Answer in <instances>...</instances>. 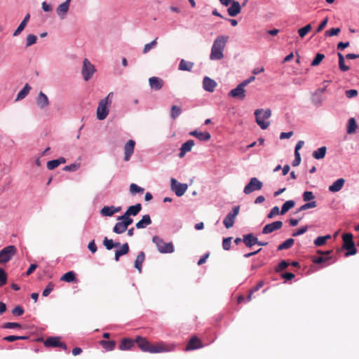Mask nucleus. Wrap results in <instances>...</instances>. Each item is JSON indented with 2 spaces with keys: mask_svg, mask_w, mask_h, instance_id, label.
<instances>
[{
  "mask_svg": "<svg viewBox=\"0 0 359 359\" xmlns=\"http://www.w3.org/2000/svg\"><path fill=\"white\" fill-rule=\"evenodd\" d=\"M135 342L141 351L150 353L170 352L175 348V346L172 344H169L163 341L151 344L145 337L140 336L136 337Z\"/></svg>",
  "mask_w": 359,
  "mask_h": 359,
  "instance_id": "f257e3e1",
  "label": "nucleus"
},
{
  "mask_svg": "<svg viewBox=\"0 0 359 359\" xmlns=\"http://www.w3.org/2000/svg\"><path fill=\"white\" fill-rule=\"evenodd\" d=\"M229 37L225 35L218 36L213 41L210 59L211 60H220L224 58V50Z\"/></svg>",
  "mask_w": 359,
  "mask_h": 359,
  "instance_id": "f03ea898",
  "label": "nucleus"
},
{
  "mask_svg": "<svg viewBox=\"0 0 359 359\" xmlns=\"http://www.w3.org/2000/svg\"><path fill=\"white\" fill-rule=\"evenodd\" d=\"M255 116L256 123L262 129L265 130L269 126L270 122L269 121H265V119H268L271 116V109H257L255 111Z\"/></svg>",
  "mask_w": 359,
  "mask_h": 359,
  "instance_id": "7ed1b4c3",
  "label": "nucleus"
},
{
  "mask_svg": "<svg viewBox=\"0 0 359 359\" xmlns=\"http://www.w3.org/2000/svg\"><path fill=\"white\" fill-rule=\"evenodd\" d=\"M343 245L341 249H338L337 251L340 252L342 249H345L347 252L345 253L346 257L354 255L357 252V250L355 247V243L353 241V235L350 233H344L342 235Z\"/></svg>",
  "mask_w": 359,
  "mask_h": 359,
  "instance_id": "20e7f679",
  "label": "nucleus"
},
{
  "mask_svg": "<svg viewBox=\"0 0 359 359\" xmlns=\"http://www.w3.org/2000/svg\"><path fill=\"white\" fill-rule=\"evenodd\" d=\"M113 96V93H109L108 95L99 102L97 109V118L102 121L106 118L109 114L107 106L111 104L110 97Z\"/></svg>",
  "mask_w": 359,
  "mask_h": 359,
  "instance_id": "39448f33",
  "label": "nucleus"
},
{
  "mask_svg": "<svg viewBox=\"0 0 359 359\" xmlns=\"http://www.w3.org/2000/svg\"><path fill=\"white\" fill-rule=\"evenodd\" d=\"M152 242L156 245L158 251L160 253H172L174 251V247L172 242L165 243L163 239L158 236H153Z\"/></svg>",
  "mask_w": 359,
  "mask_h": 359,
  "instance_id": "423d86ee",
  "label": "nucleus"
},
{
  "mask_svg": "<svg viewBox=\"0 0 359 359\" xmlns=\"http://www.w3.org/2000/svg\"><path fill=\"white\" fill-rule=\"evenodd\" d=\"M17 249L14 245H8L0 251V264H5L10 261L15 255Z\"/></svg>",
  "mask_w": 359,
  "mask_h": 359,
  "instance_id": "0eeeda50",
  "label": "nucleus"
},
{
  "mask_svg": "<svg viewBox=\"0 0 359 359\" xmlns=\"http://www.w3.org/2000/svg\"><path fill=\"white\" fill-rule=\"evenodd\" d=\"M95 72L96 69L95 66L91 64L87 58H85L83 61V67L81 71L83 79L86 81H88Z\"/></svg>",
  "mask_w": 359,
  "mask_h": 359,
  "instance_id": "6e6552de",
  "label": "nucleus"
},
{
  "mask_svg": "<svg viewBox=\"0 0 359 359\" xmlns=\"http://www.w3.org/2000/svg\"><path fill=\"white\" fill-rule=\"evenodd\" d=\"M262 187L263 183L257 177H252L244 187L243 192L248 195L253 191L262 189Z\"/></svg>",
  "mask_w": 359,
  "mask_h": 359,
  "instance_id": "1a4fd4ad",
  "label": "nucleus"
},
{
  "mask_svg": "<svg viewBox=\"0 0 359 359\" xmlns=\"http://www.w3.org/2000/svg\"><path fill=\"white\" fill-rule=\"evenodd\" d=\"M240 210V207L235 206L232 211L228 213V215L224 219L223 223L226 229H230L233 226L235 219L236 216L238 215Z\"/></svg>",
  "mask_w": 359,
  "mask_h": 359,
  "instance_id": "9d476101",
  "label": "nucleus"
},
{
  "mask_svg": "<svg viewBox=\"0 0 359 359\" xmlns=\"http://www.w3.org/2000/svg\"><path fill=\"white\" fill-rule=\"evenodd\" d=\"M187 184L179 183L175 179L171 178L170 188L172 191L175 193L177 196H182L184 194L187 189Z\"/></svg>",
  "mask_w": 359,
  "mask_h": 359,
  "instance_id": "9b49d317",
  "label": "nucleus"
},
{
  "mask_svg": "<svg viewBox=\"0 0 359 359\" xmlns=\"http://www.w3.org/2000/svg\"><path fill=\"white\" fill-rule=\"evenodd\" d=\"M44 345L46 347H60L64 350L67 348V345L60 341L58 337H50L44 341Z\"/></svg>",
  "mask_w": 359,
  "mask_h": 359,
  "instance_id": "f8f14e48",
  "label": "nucleus"
},
{
  "mask_svg": "<svg viewBox=\"0 0 359 359\" xmlns=\"http://www.w3.org/2000/svg\"><path fill=\"white\" fill-rule=\"evenodd\" d=\"M229 96L237 98L240 100H243L245 99L246 96V90H245V86L241 83L237 86V87L234 89H232L229 93Z\"/></svg>",
  "mask_w": 359,
  "mask_h": 359,
  "instance_id": "ddd939ff",
  "label": "nucleus"
},
{
  "mask_svg": "<svg viewBox=\"0 0 359 359\" xmlns=\"http://www.w3.org/2000/svg\"><path fill=\"white\" fill-rule=\"evenodd\" d=\"M203 347V344L200 339H198L196 336H193L189 341H188L185 351H189L198 348H201Z\"/></svg>",
  "mask_w": 359,
  "mask_h": 359,
  "instance_id": "4468645a",
  "label": "nucleus"
},
{
  "mask_svg": "<svg viewBox=\"0 0 359 359\" xmlns=\"http://www.w3.org/2000/svg\"><path fill=\"white\" fill-rule=\"evenodd\" d=\"M135 142L130 140L124 146V161H128L130 159L132 154L134 152Z\"/></svg>",
  "mask_w": 359,
  "mask_h": 359,
  "instance_id": "2eb2a0df",
  "label": "nucleus"
},
{
  "mask_svg": "<svg viewBox=\"0 0 359 359\" xmlns=\"http://www.w3.org/2000/svg\"><path fill=\"white\" fill-rule=\"evenodd\" d=\"M283 226L281 221H276L271 224H266L262 229V233L268 234L273 232L274 231L280 229Z\"/></svg>",
  "mask_w": 359,
  "mask_h": 359,
  "instance_id": "dca6fc26",
  "label": "nucleus"
},
{
  "mask_svg": "<svg viewBox=\"0 0 359 359\" xmlns=\"http://www.w3.org/2000/svg\"><path fill=\"white\" fill-rule=\"evenodd\" d=\"M149 84L151 89L159 90L164 86V81L159 77L152 76L149 79Z\"/></svg>",
  "mask_w": 359,
  "mask_h": 359,
  "instance_id": "f3484780",
  "label": "nucleus"
},
{
  "mask_svg": "<svg viewBox=\"0 0 359 359\" xmlns=\"http://www.w3.org/2000/svg\"><path fill=\"white\" fill-rule=\"evenodd\" d=\"M71 0H66L64 3L59 5L56 12L61 19H64L69 11Z\"/></svg>",
  "mask_w": 359,
  "mask_h": 359,
  "instance_id": "a211bd4d",
  "label": "nucleus"
},
{
  "mask_svg": "<svg viewBox=\"0 0 359 359\" xmlns=\"http://www.w3.org/2000/svg\"><path fill=\"white\" fill-rule=\"evenodd\" d=\"M217 86V83L208 76H205L203 81V87L205 90L212 93Z\"/></svg>",
  "mask_w": 359,
  "mask_h": 359,
  "instance_id": "6ab92c4d",
  "label": "nucleus"
},
{
  "mask_svg": "<svg viewBox=\"0 0 359 359\" xmlns=\"http://www.w3.org/2000/svg\"><path fill=\"white\" fill-rule=\"evenodd\" d=\"M121 210V207H120V206H118V207H114L113 205L104 206L101 209L100 213L102 216L111 217L114 213L118 212Z\"/></svg>",
  "mask_w": 359,
  "mask_h": 359,
  "instance_id": "aec40b11",
  "label": "nucleus"
},
{
  "mask_svg": "<svg viewBox=\"0 0 359 359\" xmlns=\"http://www.w3.org/2000/svg\"><path fill=\"white\" fill-rule=\"evenodd\" d=\"M194 141L193 140H189L188 141H187L186 142H184V144H182L181 148H180V154H179V157L180 158H182L184 156V155L190 151L192 149V147L194 146Z\"/></svg>",
  "mask_w": 359,
  "mask_h": 359,
  "instance_id": "412c9836",
  "label": "nucleus"
},
{
  "mask_svg": "<svg viewBox=\"0 0 359 359\" xmlns=\"http://www.w3.org/2000/svg\"><path fill=\"white\" fill-rule=\"evenodd\" d=\"M241 11V7L239 2L233 0L231 6L227 9L228 14L231 17H234L238 15Z\"/></svg>",
  "mask_w": 359,
  "mask_h": 359,
  "instance_id": "4be33fe9",
  "label": "nucleus"
},
{
  "mask_svg": "<svg viewBox=\"0 0 359 359\" xmlns=\"http://www.w3.org/2000/svg\"><path fill=\"white\" fill-rule=\"evenodd\" d=\"M36 104L41 109H43L49 104L48 97L41 91L39 93L36 97Z\"/></svg>",
  "mask_w": 359,
  "mask_h": 359,
  "instance_id": "5701e85b",
  "label": "nucleus"
},
{
  "mask_svg": "<svg viewBox=\"0 0 359 359\" xmlns=\"http://www.w3.org/2000/svg\"><path fill=\"white\" fill-rule=\"evenodd\" d=\"M243 242L247 247L251 248L258 243V239L252 233H249L243 236Z\"/></svg>",
  "mask_w": 359,
  "mask_h": 359,
  "instance_id": "b1692460",
  "label": "nucleus"
},
{
  "mask_svg": "<svg viewBox=\"0 0 359 359\" xmlns=\"http://www.w3.org/2000/svg\"><path fill=\"white\" fill-rule=\"evenodd\" d=\"M189 135L196 137L201 141H208L211 137V135L208 132H199L197 130H194L190 132Z\"/></svg>",
  "mask_w": 359,
  "mask_h": 359,
  "instance_id": "393cba45",
  "label": "nucleus"
},
{
  "mask_svg": "<svg viewBox=\"0 0 359 359\" xmlns=\"http://www.w3.org/2000/svg\"><path fill=\"white\" fill-rule=\"evenodd\" d=\"M135 343H136L135 340L124 338L121 340L119 344V349L122 351L129 350L134 346Z\"/></svg>",
  "mask_w": 359,
  "mask_h": 359,
  "instance_id": "a878e982",
  "label": "nucleus"
},
{
  "mask_svg": "<svg viewBox=\"0 0 359 359\" xmlns=\"http://www.w3.org/2000/svg\"><path fill=\"white\" fill-rule=\"evenodd\" d=\"M345 183V180L343 178H339L332 185L329 187V191L331 192H337L339 191L344 184Z\"/></svg>",
  "mask_w": 359,
  "mask_h": 359,
  "instance_id": "bb28decb",
  "label": "nucleus"
},
{
  "mask_svg": "<svg viewBox=\"0 0 359 359\" xmlns=\"http://www.w3.org/2000/svg\"><path fill=\"white\" fill-rule=\"evenodd\" d=\"M30 18V15L29 13H27L25 18L23 19V20L20 22V24L19 25L18 27L15 29V31L13 32V36H18L25 29V27H26L29 20Z\"/></svg>",
  "mask_w": 359,
  "mask_h": 359,
  "instance_id": "cd10ccee",
  "label": "nucleus"
},
{
  "mask_svg": "<svg viewBox=\"0 0 359 359\" xmlns=\"http://www.w3.org/2000/svg\"><path fill=\"white\" fill-rule=\"evenodd\" d=\"M151 224V219L149 215H145L142 217V219L136 223V228L137 229H144L147 226Z\"/></svg>",
  "mask_w": 359,
  "mask_h": 359,
  "instance_id": "c85d7f7f",
  "label": "nucleus"
},
{
  "mask_svg": "<svg viewBox=\"0 0 359 359\" xmlns=\"http://www.w3.org/2000/svg\"><path fill=\"white\" fill-rule=\"evenodd\" d=\"M141 210L142 205L140 203H137L135 205L130 206L125 212V214L129 216H135L140 212Z\"/></svg>",
  "mask_w": 359,
  "mask_h": 359,
  "instance_id": "c756f323",
  "label": "nucleus"
},
{
  "mask_svg": "<svg viewBox=\"0 0 359 359\" xmlns=\"http://www.w3.org/2000/svg\"><path fill=\"white\" fill-rule=\"evenodd\" d=\"M129 252V246L128 243H124L121 245V249L116 250L115 252V260L118 262L119 257L122 255H126Z\"/></svg>",
  "mask_w": 359,
  "mask_h": 359,
  "instance_id": "7c9ffc66",
  "label": "nucleus"
},
{
  "mask_svg": "<svg viewBox=\"0 0 359 359\" xmlns=\"http://www.w3.org/2000/svg\"><path fill=\"white\" fill-rule=\"evenodd\" d=\"M145 259V254L144 252H140L135 261V267L139 271L140 273L142 271V263L144 262Z\"/></svg>",
  "mask_w": 359,
  "mask_h": 359,
  "instance_id": "2f4dec72",
  "label": "nucleus"
},
{
  "mask_svg": "<svg viewBox=\"0 0 359 359\" xmlns=\"http://www.w3.org/2000/svg\"><path fill=\"white\" fill-rule=\"evenodd\" d=\"M118 221L119 222L116 223L115 226H114L113 231L117 234H121L125 232L128 227L122 220Z\"/></svg>",
  "mask_w": 359,
  "mask_h": 359,
  "instance_id": "473e14b6",
  "label": "nucleus"
},
{
  "mask_svg": "<svg viewBox=\"0 0 359 359\" xmlns=\"http://www.w3.org/2000/svg\"><path fill=\"white\" fill-rule=\"evenodd\" d=\"M194 67V63L191 62L186 61L185 60H181L179 65V69L181 71H191Z\"/></svg>",
  "mask_w": 359,
  "mask_h": 359,
  "instance_id": "72a5a7b5",
  "label": "nucleus"
},
{
  "mask_svg": "<svg viewBox=\"0 0 359 359\" xmlns=\"http://www.w3.org/2000/svg\"><path fill=\"white\" fill-rule=\"evenodd\" d=\"M357 128L358 125L356 123L355 119L354 118H350L347 125V133L353 134L355 133Z\"/></svg>",
  "mask_w": 359,
  "mask_h": 359,
  "instance_id": "f704fd0d",
  "label": "nucleus"
},
{
  "mask_svg": "<svg viewBox=\"0 0 359 359\" xmlns=\"http://www.w3.org/2000/svg\"><path fill=\"white\" fill-rule=\"evenodd\" d=\"M60 280L67 283H72L76 280V274L74 271H71L65 273L61 278Z\"/></svg>",
  "mask_w": 359,
  "mask_h": 359,
  "instance_id": "c9c22d12",
  "label": "nucleus"
},
{
  "mask_svg": "<svg viewBox=\"0 0 359 359\" xmlns=\"http://www.w3.org/2000/svg\"><path fill=\"white\" fill-rule=\"evenodd\" d=\"M327 151L326 147H321L317 150L314 151L312 154V156L316 159H322L325 157Z\"/></svg>",
  "mask_w": 359,
  "mask_h": 359,
  "instance_id": "e433bc0d",
  "label": "nucleus"
},
{
  "mask_svg": "<svg viewBox=\"0 0 359 359\" xmlns=\"http://www.w3.org/2000/svg\"><path fill=\"white\" fill-rule=\"evenodd\" d=\"M30 90V86L28 83H26L24 88L18 93L15 100L18 101L24 99L28 95Z\"/></svg>",
  "mask_w": 359,
  "mask_h": 359,
  "instance_id": "4c0bfd02",
  "label": "nucleus"
},
{
  "mask_svg": "<svg viewBox=\"0 0 359 359\" xmlns=\"http://www.w3.org/2000/svg\"><path fill=\"white\" fill-rule=\"evenodd\" d=\"M330 238V235H326L325 236H318L314 240L313 243L316 246L320 247L324 245L326 243L327 241Z\"/></svg>",
  "mask_w": 359,
  "mask_h": 359,
  "instance_id": "58836bf2",
  "label": "nucleus"
},
{
  "mask_svg": "<svg viewBox=\"0 0 359 359\" xmlns=\"http://www.w3.org/2000/svg\"><path fill=\"white\" fill-rule=\"evenodd\" d=\"M294 243L293 238H288L278 246V250H283L290 248Z\"/></svg>",
  "mask_w": 359,
  "mask_h": 359,
  "instance_id": "ea45409f",
  "label": "nucleus"
},
{
  "mask_svg": "<svg viewBox=\"0 0 359 359\" xmlns=\"http://www.w3.org/2000/svg\"><path fill=\"white\" fill-rule=\"evenodd\" d=\"M100 344L106 351H112L115 348L116 342L115 341L102 340Z\"/></svg>",
  "mask_w": 359,
  "mask_h": 359,
  "instance_id": "a19ab883",
  "label": "nucleus"
},
{
  "mask_svg": "<svg viewBox=\"0 0 359 359\" xmlns=\"http://www.w3.org/2000/svg\"><path fill=\"white\" fill-rule=\"evenodd\" d=\"M294 204H295L294 201H292V200L287 201L285 203H284L281 208L280 214L281 215L285 214L290 208H292L294 206Z\"/></svg>",
  "mask_w": 359,
  "mask_h": 359,
  "instance_id": "79ce46f5",
  "label": "nucleus"
},
{
  "mask_svg": "<svg viewBox=\"0 0 359 359\" xmlns=\"http://www.w3.org/2000/svg\"><path fill=\"white\" fill-rule=\"evenodd\" d=\"M129 190L132 195H135L136 194H142L144 191V189L143 188L139 187L138 185H137L135 183H132L130 185Z\"/></svg>",
  "mask_w": 359,
  "mask_h": 359,
  "instance_id": "37998d69",
  "label": "nucleus"
},
{
  "mask_svg": "<svg viewBox=\"0 0 359 359\" xmlns=\"http://www.w3.org/2000/svg\"><path fill=\"white\" fill-rule=\"evenodd\" d=\"M182 112V109L180 107L173 105L170 109V116L172 119H175Z\"/></svg>",
  "mask_w": 359,
  "mask_h": 359,
  "instance_id": "c03bdc74",
  "label": "nucleus"
},
{
  "mask_svg": "<svg viewBox=\"0 0 359 359\" xmlns=\"http://www.w3.org/2000/svg\"><path fill=\"white\" fill-rule=\"evenodd\" d=\"M325 58V55L323 53H317L314 59L311 63L312 67L318 66L320 64L323 60Z\"/></svg>",
  "mask_w": 359,
  "mask_h": 359,
  "instance_id": "a18cd8bd",
  "label": "nucleus"
},
{
  "mask_svg": "<svg viewBox=\"0 0 359 359\" xmlns=\"http://www.w3.org/2000/svg\"><path fill=\"white\" fill-rule=\"evenodd\" d=\"M158 37H156L154 40H153L151 42L147 43L144 45V47L143 48L142 53L143 54L147 53L151 48L156 47L157 44V40Z\"/></svg>",
  "mask_w": 359,
  "mask_h": 359,
  "instance_id": "49530a36",
  "label": "nucleus"
},
{
  "mask_svg": "<svg viewBox=\"0 0 359 359\" xmlns=\"http://www.w3.org/2000/svg\"><path fill=\"white\" fill-rule=\"evenodd\" d=\"M117 220H122L127 227L133 222V219L130 218V216L127 215L125 213L123 215L118 217Z\"/></svg>",
  "mask_w": 359,
  "mask_h": 359,
  "instance_id": "de8ad7c7",
  "label": "nucleus"
},
{
  "mask_svg": "<svg viewBox=\"0 0 359 359\" xmlns=\"http://www.w3.org/2000/svg\"><path fill=\"white\" fill-rule=\"evenodd\" d=\"M311 30V25L310 24L300 28L298 30V34L301 38H304Z\"/></svg>",
  "mask_w": 359,
  "mask_h": 359,
  "instance_id": "09e8293b",
  "label": "nucleus"
},
{
  "mask_svg": "<svg viewBox=\"0 0 359 359\" xmlns=\"http://www.w3.org/2000/svg\"><path fill=\"white\" fill-rule=\"evenodd\" d=\"M36 36H35L34 34H29L26 39V46L29 47L30 46L34 45V43H36Z\"/></svg>",
  "mask_w": 359,
  "mask_h": 359,
  "instance_id": "8fccbe9b",
  "label": "nucleus"
},
{
  "mask_svg": "<svg viewBox=\"0 0 359 359\" xmlns=\"http://www.w3.org/2000/svg\"><path fill=\"white\" fill-rule=\"evenodd\" d=\"M232 237H228L223 239L222 248L224 250H229L231 248Z\"/></svg>",
  "mask_w": 359,
  "mask_h": 359,
  "instance_id": "3c124183",
  "label": "nucleus"
},
{
  "mask_svg": "<svg viewBox=\"0 0 359 359\" xmlns=\"http://www.w3.org/2000/svg\"><path fill=\"white\" fill-rule=\"evenodd\" d=\"M316 205H317V204H316V201H311V202L306 203L304 204L303 205H302L299 208V211H303V210H307L309 208H316Z\"/></svg>",
  "mask_w": 359,
  "mask_h": 359,
  "instance_id": "603ef678",
  "label": "nucleus"
},
{
  "mask_svg": "<svg viewBox=\"0 0 359 359\" xmlns=\"http://www.w3.org/2000/svg\"><path fill=\"white\" fill-rule=\"evenodd\" d=\"M7 282V275L3 269H0V287L4 286Z\"/></svg>",
  "mask_w": 359,
  "mask_h": 359,
  "instance_id": "864d4df0",
  "label": "nucleus"
},
{
  "mask_svg": "<svg viewBox=\"0 0 359 359\" xmlns=\"http://www.w3.org/2000/svg\"><path fill=\"white\" fill-rule=\"evenodd\" d=\"M341 32V29L340 28H332L329 30H327L325 32V34L327 36H329V37H331V36H337L339 32Z\"/></svg>",
  "mask_w": 359,
  "mask_h": 359,
  "instance_id": "5fc2aeb1",
  "label": "nucleus"
},
{
  "mask_svg": "<svg viewBox=\"0 0 359 359\" xmlns=\"http://www.w3.org/2000/svg\"><path fill=\"white\" fill-rule=\"evenodd\" d=\"M103 245L107 250H111L114 248V241L111 239H109L107 237L104 238Z\"/></svg>",
  "mask_w": 359,
  "mask_h": 359,
  "instance_id": "6e6d98bb",
  "label": "nucleus"
},
{
  "mask_svg": "<svg viewBox=\"0 0 359 359\" xmlns=\"http://www.w3.org/2000/svg\"><path fill=\"white\" fill-rule=\"evenodd\" d=\"M3 327L6 329L22 328V325L18 323H6Z\"/></svg>",
  "mask_w": 359,
  "mask_h": 359,
  "instance_id": "4d7b16f0",
  "label": "nucleus"
},
{
  "mask_svg": "<svg viewBox=\"0 0 359 359\" xmlns=\"http://www.w3.org/2000/svg\"><path fill=\"white\" fill-rule=\"evenodd\" d=\"M54 288V284L52 282H50L46 289L43 292V296L47 297L49 294L53 291Z\"/></svg>",
  "mask_w": 359,
  "mask_h": 359,
  "instance_id": "13d9d810",
  "label": "nucleus"
},
{
  "mask_svg": "<svg viewBox=\"0 0 359 359\" xmlns=\"http://www.w3.org/2000/svg\"><path fill=\"white\" fill-rule=\"evenodd\" d=\"M59 166V162L55 160L49 161L47 163V168L48 170H53Z\"/></svg>",
  "mask_w": 359,
  "mask_h": 359,
  "instance_id": "bf43d9fd",
  "label": "nucleus"
},
{
  "mask_svg": "<svg viewBox=\"0 0 359 359\" xmlns=\"http://www.w3.org/2000/svg\"><path fill=\"white\" fill-rule=\"evenodd\" d=\"M12 313L14 315V316H21L24 313V309H22V306H15L13 311H12Z\"/></svg>",
  "mask_w": 359,
  "mask_h": 359,
  "instance_id": "052dcab7",
  "label": "nucleus"
},
{
  "mask_svg": "<svg viewBox=\"0 0 359 359\" xmlns=\"http://www.w3.org/2000/svg\"><path fill=\"white\" fill-rule=\"evenodd\" d=\"M314 198V195L311 191H305L303 194V199L304 201H310Z\"/></svg>",
  "mask_w": 359,
  "mask_h": 359,
  "instance_id": "680f3d73",
  "label": "nucleus"
},
{
  "mask_svg": "<svg viewBox=\"0 0 359 359\" xmlns=\"http://www.w3.org/2000/svg\"><path fill=\"white\" fill-rule=\"evenodd\" d=\"M330 257H324L323 255L319 257H316L313 259V262L316 264H321L324 262H326L327 260L330 259Z\"/></svg>",
  "mask_w": 359,
  "mask_h": 359,
  "instance_id": "e2e57ef3",
  "label": "nucleus"
},
{
  "mask_svg": "<svg viewBox=\"0 0 359 359\" xmlns=\"http://www.w3.org/2000/svg\"><path fill=\"white\" fill-rule=\"evenodd\" d=\"M279 212L280 213L279 208L278 206H275L271 210L270 212L267 215V217L269 219L273 218L275 215L279 214Z\"/></svg>",
  "mask_w": 359,
  "mask_h": 359,
  "instance_id": "0e129e2a",
  "label": "nucleus"
},
{
  "mask_svg": "<svg viewBox=\"0 0 359 359\" xmlns=\"http://www.w3.org/2000/svg\"><path fill=\"white\" fill-rule=\"evenodd\" d=\"M301 163V156L299 151H294V160L292 161L293 166H297Z\"/></svg>",
  "mask_w": 359,
  "mask_h": 359,
  "instance_id": "69168bd1",
  "label": "nucleus"
},
{
  "mask_svg": "<svg viewBox=\"0 0 359 359\" xmlns=\"http://www.w3.org/2000/svg\"><path fill=\"white\" fill-rule=\"evenodd\" d=\"M79 168V165L72 163L63 168L65 171H76Z\"/></svg>",
  "mask_w": 359,
  "mask_h": 359,
  "instance_id": "338daca9",
  "label": "nucleus"
},
{
  "mask_svg": "<svg viewBox=\"0 0 359 359\" xmlns=\"http://www.w3.org/2000/svg\"><path fill=\"white\" fill-rule=\"evenodd\" d=\"M346 96L348 98L354 97L357 96L358 91L355 89H351L346 91Z\"/></svg>",
  "mask_w": 359,
  "mask_h": 359,
  "instance_id": "774afa93",
  "label": "nucleus"
}]
</instances>
